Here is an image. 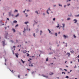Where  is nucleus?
Instances as JSON below:
<instances>
[{
  "label": "nucleus",
  "mask_w": 79,
  "mask_h": 79,
  "mask_svg": "<svg viewBox=\"0 0 79 79\" xmlns=\"http://www.w3.org/2000/svg\"><path fill=\"white\" fill-rule=\"evenodd\" d=\"M15 13L17 12V13H18V10H15L14 11Z\"/></svg>",
  "instance_id": "obj_13"
},
{
  "label": "nucleus",
  "mask_w": 79,
  "mask_h": 79,
  "mask_svg": "<svg viewBox=\"0 0 79 79\" xmlns=\"http://www.w3.org/2000/svg\"><path fill=\"white\" fill-rule=\"evenodd\" d=\"M15 56H16L17 58H18V54H15Z\"/></svg>",
  "instance_id": "obj_23"
},
{
  "label": "nucleus",
  "mask_w": 79,
  "mask_h": 79,
  "mask_svg": "<svg viewBox=\"0 0 79 79\" xmlns=\"http://www.w3.org/2000/svg\"><path fill=\"white\" fill-rule=\"evenodd\" d=\"M66 78H69V77H68V76H67L66 77Z\"/></svg>",
  "instance_id": "obj_35"
},
{
  "label": "nucleus",
  "mask_w": 79,
  "mask_h": 79,
  "mask_svg": "<svg viewBox=\"0 0 79 79\" xmlns=\"http://www.w3.org/2000/svg\"><path fill=\"white\" fill-rule=\"evenodd\" d=\"M73 36H74V38H76V36H75V35H73Z\"/></svg>",
  "instance_id": "obj_36"
},
{
  "label": "nucleus",
  "mask_w": 79,
  "mask_h": 79,
  "mask_svg": "<svg viewBox=\"0 0 79 79\" xmlns=\"http://www.w3.org/2000/svg\"><path fill=\"white\" fill-rule=\"evenodd\" d=\"M71 5V4H70V3H69V4H67V6H69V5Z\"/></svg>",
  "instance_id": "obj_37"
},
{
  "label": "nucleus",
  "mask_w": 79,
  "mask_h": 79,
  "mask_svg": "<svg viewBox=\"0 0 79 79\" xmlns=\"http://www.w3.org/2000/svg\"><path fill=\"white\" fill-rule=\"evenodd\" d=\"M27 16H28V15H26V17H27Z\"/></svg>",
  "instance_id": "obj_56"
},
{
  "label": "nucleus",
  "mask_w": 79,
  "mask_h": 79,
  "mask_svg": "<svg viewBox=\"0 0 79 79\" xmlns=\"http://www.w3.org/2000/svg\"><path fill=\"white\" fill-rule=\"evenodd\" d=\"M65 46H66V47H67L68 45H67V44H66V45H65Z\"/></svg>",
  "instance_id": "obj_55"
},
{
  "label": "nucleus",
  "mask_w": 79,
  "mask_h": 79,
  "mask_svg": "<svg viewBox=\"0 0 79 79\" xmlns=\"http://www.w3.org/2000/svg\"><path fill=\"white\" fill-rule=\"evenodd\" d=\"M43 15H45V13H43Z\"/></svg>",
  "instance_id": "obj_58"
},
{
  "label": "nucleus",
  "mask_w": 79,
  "mask_h": 79,
  "mask_svg": "<svg viewBox=\"0 0 79 79\" xmlns=\"http://www.w3.org/2000/svg\"><path fill=\"white\" fill-rule=\"evenodd\" d=\"M60 32H58V34H60Z\"/></svg>",
  "instance_id": "obj_63"
},
{
  "label": "nucleus",
  "mask_w": 79,
  "mask_h": 79,
  "mask_svg": "<svg viewBox=\"0 0 79 79\" xmlns=\"http://www.w3.org/2000/svg\"><path fill=\"white\" fill-rule=\"evenodd\" d=\"M6 27H5V29H6Z\"/></svg>",
  "instance_id": "obj_46"
},
{
  "label": "nucleus",
  "mask_w": 79,
  "mask_h": 79,
  "mask_svg": "<svg viewBox=\"0 0 79 79\" xmlns=\"http://www.w3.org/2000/svg\"><path fill=\"white\" fill-rule=\"evenodd\" d=\"M46 61H48V58H47V59L46 60Z\"/></svg>",
  "instance_id": "obj_24"
},
{
  "label": "nucleus",
  "mask_w": 79,
  "mask_h": 79,
  "mask_svg": "<svg viewBox=\"0 0 79 79\" xmlns=\"http://www.w3.org/2000/svg\"><path fill=\"white\" fill-rule=\"evenodd\" d=\"M48 31L49 33H50V32H51V31H50V30L49 29H48Z\"/></svg>",
  "instance_id": "obj_20"
},
{
  "label": "nucleus",
  "mask_w": 79,
  "mask_h": 79,
  "mask_svg": "<svg viewBox=\"0 0 79 79\" xmlns=\"http://www.w3.org/2000/svg\"><path fill=\"white\" fill-rule=\"evenodd\" d=\"M25 11H26V10L24 11H23V13H25Z\"/></svg>",
  "instance_id": "obj_50"
},
{
  "label": "nucleus",
  "mask_w": 79,
  "mask_h": 79,
  "mask_svg": "<svg viewBox=\"0 0 79 79\" xmlns=\"http://www.w3.org/2000/svg\"><path fill=\"white\" fill-rule=\"evenodd\" d=\"M62 26H63V30H64V26H65V24L64 23L62 24Z\"/></svg>",
  "instance_id": "obj_1"
},
{
  "label": "nucleus",
  "mask_w": 79,
  "mask_h": 79,
  "mask_svg": "<svg viewBox=\"0 0 79 79\" xmlns=\"http://www.w3.org/2000/svg\"><path fill=\"white\" fill-rule=\"evenodd\" d=\"M64 6V8H65V7H66V5Z\"/></svg>",
  "instance_id": "obj_53"
},
{
  "label": "nucleus",
  "mask_w": 79,
  "mask_h": 79,
  "mask_svg": "<svg viewBox=\"0 0 79 79\" xmlns=\"http://www.w3.org/2000/svg\"><path fill=\"white\" fill-rule=\"evenodd\" d=\"M73 21H75L74 23H76L77 22V20L76 19H74L73 20Z\"/></svg>",
  "instance_id": "obj_2"
},
{
  "label": "nucleus",
  "mask_w": 79,
  "mask_h": 79,
  "mask_svg": "<svg viewBox=\"0 0 79 79\" xmlns=\"http://www.w3.org/2000/svg\"><path fill=\"white\" fill-rule=\"evenodd\" d=\"M33 66V65H32V64H31V65H29V66Z\"/></svg>",
  "instance_id": "obj_27"
},
{
  "label": "nucleus",
  "mask_w": 79,
  "mask_h": 79,
  "mask_svg": "<svg viewBox=\"0 0 79 79\" xmlns=\"http://www.w3.org/2000/svg\"><path fill=\"white\" fill-rule=\"evenodd\" d=\"M63 37H64V38H65V39H66V38H68V36H67L65 35H63Z\"/></svg>",
  "instance_id": "obj_5"
},
{
  "label": "nucleus",
  "mask_w": 79,
  "mask_h": 79,
  "mask_svg": "<svg viewBox=\"0 0 79 79\" xmlns=\"http://www.w3.org/2000/svg\"><path fill=\"white\" fill-rule=\"evenodd\" d=\"M27 70H28V71H29L30 69H27Z\"/></svg>",
  "instance_id": "obj_38"
},
{
  "label": "nucleus",
  "mask_w": 79,
  "mask_h": 79,
  "mask_svg": "<svg viewBox=\"0 0 79 79\" xmlns=\"http://www.w3.org/2000/svg\"><path fill=\"white\" fill-rule=\"evenodd\" d=\"M70 19V18H68L67 19V20H69Z\"/></svg>",
  "instance_id": "obj_42"
},
{
  "label": "nucleus",
  "mask_w": 79,
  "mask_h": 79,
  "mask_svg": "<svg viewBox=\"0 0 79 79\" xmlns=\"http://www.w3.org/2000/svg\"><path fill=\"white\" fill-rule=\"evenodd\" d=\"M64 71H67V70L66 69H64Z\"/></svg>",
  "instance_id": "obj_44"
},
{
  "label": "nucleus",
  "mask_w": 79,
  "mask_h": 79,
  "mask_svg": "<svg viewBox=\"0 0 79 79\" xmlns=\"http://www.w3.org/2000/svg\"><path fill=\"white\" fill-rule=\"evenodd\" d=\"M32 59H31L30 58V60H28V61H30V60H31Z\"/></svg>",
  "instance_id": "obj_33"
},
{
  "label": "nucleus",
  "mask_w": 79,
  "mask_h": 79,
  "mask_svg": "<svg viewBox=\"0 0 79 79\" xmlns=\"http://www.w3.org/2000/svg\"><path fill=\"white\" fill-rule=\"evenodd\" d=\"M19 15V14H17L15 16V17L16 18L17 17H18Z\"/></svg>",
  "instance_id": "obj_6"
},
{
  "label": "nucleus",
  "mask_w": 79,
  "mask_h": 79,
  "mask_svg": "<svg viewBox=\"0 0 79 79\" xmlns=\"http://www.w3.org/2000/svg\"><path fill=\"white\" fill-rule=\"evenodd\" d=\"M0 22V23H2V20H1Z\"/></svg>",
  "instance_id": "obj_54"
},
{
  "label": "nucleus",
  "mask_w": 79,
  "mask_h": 79,
  "mask_svg": "<svg viewBox=\"0 0 79 79\" xmlns=\"http://www.w3.org/2000/svg\"><path fill=\"white\" fill-rule=\"evenodd\" d=\"M66 62H67V61H66H66H65V63H66Z\"/></svg>",
  "instance_id": "obj_52"
},
{
  "label": "nucleus",
  "mask_w": 79,
  "mask_h": 79,
  "mask_svg": "<svg viewBox=\"0 0 79 79\" xmlns=\"http://www.w3.org/2000/svg\"><path fill=\"white\" fill-rule=\"evenodd\" d=\"M35 13H37V15H39V13H38V11H35Z\"/></svg>",
  "instance_id": "obj_14"
},
{
  "label": "nucleus",
  "mask_w": 79,
  "mask_h": 79,
  "mask_svg": "<svg viewBox=\"0 0 79 79\" xmlns=\"http://www.w3.org/2000/svg\"><path fill=\"white\" fill-rule=\"evenodd\" d=\"M67 55H68V56H70V55H71V54H70V53L69 52H68L67 53Z\"/></svg>",
  "instance_id": "obj_9"
},
{
  "label": "nucleus",
  "mask_w": 79,
  "mask_h": 79,
  "mask_svg": "<svg viewBox=\"0 0 79 79\" xmlns=\"http://www.w3.org/2000/svg\"><path fill=\"white\" fill-rule=\"evenodd\" d=\"M62 74H66V73H64V72H62Z\"/></svg>",
  "instance_id": "obj_32"
},
{
  "label": "nucleus",
  "mask_w": 79,
  "mask_h": 79,
  "mask_svg": "<svg viewBox=\"0 0 79 79\" xmlns=\"http://www.w3.org/2000/svg\"><path fill=\"white\" fill-rule=\"evenodd\" d=\"M35 57V56H32V57Z\"/></svg>",
  "instance_id": "obj_62"
},
{
  "label": "nucleus",
  "mask_w": 79,
  "mask_h": 79,
  "mask_svg": "<svg viewBox=\"0 0 79 79\" xmlns=\"http://www.w3.org/2000/svg\"><path fill=\"white\" fill-rule=\"evenodd\" d=\"M29 23L28 22H25L24 23L25 24H28Z\"/></svg>",
  "instance_id": "obj_16"
},
{
  "label": "nucleus",
  "mask_w": 79,
  "mask_h": 79,
  "mask_svg": "<svg viewBox=\"0 0 79 79\" xmlns=\"http://www.w3.org/2000/svg\"><path fill=\"white\" fill-rule=\"evenodd\" d=\"M77 58H79V55L77 56Z\"/></svg>",
  "instance_id": "obj_60"
},
{
  "label": "nucleus",
  "mask_w": 79,
  "mask_h": 79,
  "mask_svg": "<svg viewBox=\"0 0 79 79\" xmlns=\"http://www.w3.org/2000/svg\"><path fill=\"white\" fill-rule=\"evenodd\" d=\"M40 35H42V33H43L42 31H40Z\"/></svg>",
  "instance_id": "obj_15"
},
{
  "label": "nucleus",
  "mask_w": 79,
  "mask_h": 79,
  "mask_svg": "<svg viewBox=\"0 0 79 79\" xmlns=\"http://www.w3.org/2000/svg\"><path fill=\"white\" fill-rule=\"evenodd\" d=\"M2 42L3 43V44H5V41H2Z\"/></svg>",
  "instance_id": "obj_19"
},
{
  "label": "nucleus",
  "mask_w": 79,
  "mask_h": 79,
  "mask_svg": "<svg viewBox=\"0 0 79 79\" xmlns=\"http://www.w3.org/2000/svg\"><path fill=\"white\" fill-rule=\"evenodd\" d=\"M53 21H55V18H54L53 19Z\"/></svg>",
  "instance_id": "obj_34"
},
{
  "label": "nucleus",
  "mask_w": 79,
  "mask_h": 79,
  "mask_svg": "<svg viewBox=\"0 0 79 79\" xmlns=\"http://www.w3.org/2000/svg\"><path fill=\"white\" fill-rule=\"evenodd\" d=\"M18 77L19 78H20V76H19V75H18Z\"/></svg>",
  "instance_id": "obj_29"
},
{
  "label": "nucleus",
  "mask_w": 79,
  "mask_h": 79,
  "mask_svg": "<svg viewBox=\"0 0 79 79\" xmlns=\"http://www.w3.org/2000/svg\"><path fill=\"white\" fill-rule=\"evenodd\" d=\"M48 10H50V11H51L50 9V8H49L48 10H47V13H48V15H49V13L48 12Z\"/></svg>",
  "instance_id": "obj_3"
},
{
  "label": "nucleus",
  "mask_w": 79,
  "mask_h": 79,
  "mask_svg": "<svg viewBox=\"0 0 79 79\" xmlns=\"http://www.w3.org/2000/svg\"><path fill=\"white\" fill-rule=\"evenodd\" d=\"M13 47H14V48H16V47H15V46H13Z\"/></svg>",
  "instance_id": "obj_47"
},
{
  "label": "nucleus",
  "mask_w": 79,
  "mask_h": 79,
  "mask_svg": "<svg viewBox=\"0 0 79 79\" xmlns=\"http://www.w3.org/2000/svg\"><path fill=\"white\" fill-rule=\"evenodd\" d=\"M19 51H20V49H19Z\"/></svg>",
  "instance_id": "obj_64"
},
{
  "label": "nucleus",
  "mask_w": 79,
  "mask_h": 79,
  "mask_svg": "<svg viewBox=\"0 0 79 79\" xmlns=\"http://www.w3.org/2000/svg\"><path fill=\"white\" fill-rule=\"evenodd\" d=\"M27 56H29V54H28V53H27Z\"/></svg>",
  "instance_id": "obj_18"
},
{
  "label": "nucleus",
  "mask_w": 79,
  "mask_h": 79,
  "mask_svg": "<svg viewBox=\"0 0 79 79\" xmlns=\"http://www.w3.org/2000/svg\"><path fill=\"white\" fill-rule=\"evenodd\" d=\"M75 16H76V17H78L79 16V15H75Z\"/></svg>",
  "instance_id": "obj_21"
},
{
  "label": "nucleus",
  "mask_w": 79,
  "mask_h": 79,
  "mask_svg": "<svg viewBox=\"0 0 79 79\" xmlns=\"http://www.w3.org/2000/svg\"><path fill=\"white\" fill-rule=\"evenodd\" d=\"M7 35H8V33L6 32V34L5 35L6 38V36H7Z\"/></svg>",
  "instance_id": "obj_4"
},
{
  "label": "nucleus",
  "mask_w": 79,
  "mask_h": 79,
  "mask_svg": "<svg viewBox=\"0 0 79 79\" xmlns=\"http://www.w3.org/2000/svg\"><path fill=\"white\" fill-rule=\"evenodd\" d=\"M60 27V26H59V25L56 26V27Z\"/></svg>",
  "instance_id": "obj_43"
},
{
  "label": "nucleus",
  "mask_w": 79,
  "mask_h": 79,
  "mask_svg": "<svg viewBox=\"0 0 79 79\" xmlns=\"http://www.w3.org/2000/svg\"><path fill=\"white\" fill-rule=\"evenodd\" d=\"M77 68V66H76V65H75L74 68Z\"/></svg>",
  "instance_id": "obj_40"
},
{
  "label": "nucleus",
  "mask_w": 79,
  "mask_h": 79,
  "mask_svg": "<svg viewBox=\"0 0 79 79\" xmlns=\"http://www.w3.org/2000/svg\"><path fill=\"white\" fill-rule=\"evenodd\" d=\"M27 11H29V10H27Z\"/></svg>",
  "instance_id": "obj_57"
},
{
  "label": "nucleus",
  "mask_w": 79,
  "mask_h": 79,
  "mask_svg": "<svg viewBox=\"0 0 79 79\" xmlns=\"http://www.w3.org/2000/svg\"><path fill=\"white\" fill-rule=\"evenodd\" d=\"M7 20H8V21H10V19H9L8 18H7Z\"/></svg>",
  "instance_id": "obj_41"
},
{
  "label": "nucleus",
  "mask_w": 79,
  "mask_h": 79,
  "mask_svg": "<svg viewBox=\"0 0 79 79\" xmlns=\"http://www.w3.org/2000/svg\"><path fill=\"white\" fill-rule=\"evenodd\" d=\"M14 23H17V21L16 20H15L14 21H13Z\"/></svg>",
  "instance_id": "obj_12"
},
{
  "label": "nucleus",
  "mask_w": 79,
  "mask_h": 79,
  "mask_svg": "<svg viewBox=\"0 0 79 79\" xmlns=\"http://www.w3.org/2000/svg\"><path fill=\"white\" fill-rule=\"evenodd\" d=\"M12 31H13L14 32H16V30H15V29L13 28H12Z\"/></svg>",
  "instance_id": "obj_7"
},
{
  "label": "nucleus",
  "mask_w": 79,
  "mask_h": 79,
  "mask_svg": "<svg viewBox=\"0 0 79 79\" xmlns=\"http://www.w3.org/2000/svg\"><path fill=\"white\" fill-rule=\"evenodd\" d=\"M25 31H26V28H24V30L23 31V32H25Z\"/></svg>",
  "instance_id": "obj_26"
},
{
  "label": "nucleus",
  "mask_w": 79,
  "mask_h": 79,
  "mask_svg": "<svg viewBox=\"0 0 79 79\" xmlns=\"http://www.w3.org/2000/svg\"><path fill=\"white\" fill-rule=\"evenodd\" d=\"M55 35L56 36H57V33H55Z\"/></svg>",
  "instance_id": "obj_30"
},
{
  "label": "nucleus",
  "mask_w": 79,
  "mask_h": 79,
  "mask_svg": "<svg viewBox=\"0 0 79 79\" xmlns=\"http://www.w3.org/2000/svg\"><path fill=\"white\" fill-rule=\"evenodd\" d=\"M35 33H34L33 34V36H34L35 37Z\"/></svg>",
  "instance_id": "obj_25"
},
{
  "label": "nucleus",
  "mask_w": 79,
  "mask_h": 79,
  "mask_svg": "<svg viewBox=\"0 0 79 79\" xmlns=\"http://www.w3.org/2000/svg\"><path fill=\"white\" fill-rule=\"evenodd\" d=\"M70 52L71 53H74V52L73 51H71Z\"/></svg>",
  "instance_id": "obj_17"
},
{
  "label": "nucleus",
  "mask_w": 79,
  "mask_h": 79,
  "mask_svg": "<svg viewBox=\"0 0 79 79\" xmlns=\"http://www.w3.org/2000/svg\"><path fill=\"white\" fill-rule=\"evenodd\" d=\"M27 76V74H25V76Z\"/></svg>",
  "instance_id": "obj_59"
},
{
  "label": "nucleus",
  "mask_w": 79,
  "mask_h": 79,
  "mask_svg": "<svg viewBox=\"0 0 79 79\" xmlns=\"http://www.w3.org/2000/svg\"><path fill=\"white\" fill-rule=\"evenodd\" d=\"M53 6L55 7V6H56V5H53Z\"/></svg>",
  "instance_id": "obj_48"
},
{
  "label": "nucleus",
  "mask_w": 79,
  "mask_h": 79,
  "mask_svg": "<svg viewBox=\"0 0 79 79\" xmlns=\"http://www.w3.org/2000/svg\"><path fill=\"white\" fill-rule=\"evenodd\" d=\"M5 44H3V46H5Z\"/></svg>",
  "instance_id": "obj_49"
},
{
  "label": "nucleus",
  "mask_w": 79,
  "mask_h": 79,
  "mask_svg": "<svg viewBox=\"0 0 79 79\" xmlns=\"http://www.w3.org/2000/svg\"><path fill=\"white\" fill-rule=\"evenodd\" d=\"M53 74V73H50L49 74L50 75H52V74Z\"/></svg>",
  "instance_id": "obj_22"
},
{
  "label": "nucleus",
  "mask_w": 79,
  "mask_h": 79,
  "mask_svg": "<svg viewBox=\"0 0 79 79\" xmlns=\"http://www.w3.org/2000/svg\"><path fill=\"white\" fill-rule=\"evenodd\" d=\"M73 63V62H72V61L70 62L71 63Z\"/></svg>",
  "instance_id": "obj_61"
},
{
  "label": "nucleus",
  "mask_w": 79,
  "mask_h": 79,
  "mask_svg": "<svg viewBox=\"0 0 79 79\" xmlns=\"http://www.w3.org/2000/svg\"><path fill=\"white\" fill-rule=\"evenodd\" d=\"M19 25L18 24H17L16 26H15V27H18V26Z\"/></svg>",
  "instance_id": "obj_28"
},
{
  "label": "nucleus",
  "mask_w": 79,
  "mask_h": 79,
  "mask_svg": "<svg viewBox=\"0 0 79 79\" xmlns=\"http://www.w3.org/2000/svg\"><path fill=\"white\" fill-rule=\"evenodd\" d=\"M21 61H22V63H23L24 64V63H25V61H23V60L22 59H21Z\"/></svg>",
  "instance_id": "obj_8"
},
{
  "label": "nucleus",
  "mask_w": 79,
  "mask_h": 79,
  "mask_svg": "<svg viewBox=\"0 0 79 79\" xmlns=\"http://www.w3.org/2000/svg\"><path fill=\"white\" fill-rule=\"evenodd\" d=\"M60 70H62V69H61V68H60Z\"/></svg>",
  "instance_id": "obj_45"
},
{
  "label": "nucleus",
  "mask_w": 79,
  "mask_h": 79,
  "mask_svg": "<svg viewBox=\"0 0 79 79\" xmlns=\"http://www.w3.org/2000/svg\"><path fill=\"white\" fill-rule=\"evenodd\" d=\"M10 42H11L12 43H13V41L12 40H10Z\"/></svg>",
  "instance_id": "obj_31"
},
{
  "label": "nucleus",
  "mask_w": 79,
  "mask_h": 79,
  "mask_svg": "<svg viewBox=\"0 0 79 79\" xmlns=\"http://www.w3.org/2000/svg\"><path fill=\"white\" fill-rule=\"evenodd\" d=\"M23 53H26L27 52L26 51H23Z\"/></svg>",
  "instance_id": "obj_10"
},
{
  "label": "nucleus",
  "mask_w": 79,
  "mask_h": 79,
  "mask_svg": "<svg viewBox=\"0 0 79 79\" xmlns=\"http://www.w3.org/2000/svg\"><path fill=\"white\" fill-rule=\"evenodd\" d=\"M11 11L9 12V16H10V15H11Z\"/></svg>",
  "instance_id": "obj_11"
},
{
  "label": "nucleus",
  "mask_w": 79,
  "mask_h": 79,
  "mask_svg": "<svg viewBox=\"0 0 79 79\" xmlns=\"http://www.w3.org/2000/svg\"><path fill=\"white\" fill-rule=\"evenodd\" d=\"M59 6H62V5H61L60 4H59Z\"/></svg>",
  "instance_id": "obj_39"
},
{
  "label": "nucleus",
  "mask_w": 79,
  "mask_h": 79,
  "mask_svg": "<svg viewBox=\"0 0 79 79\" xmlns=\"http://www.w3.org/2000/svg\"><path fill=\"white\" fill-rule=\"evenodd\" d=\"M34 73H35V72H32V74H33Z\"/></svg>",
  "instance_id": "obj_51"
}]
</instances>
